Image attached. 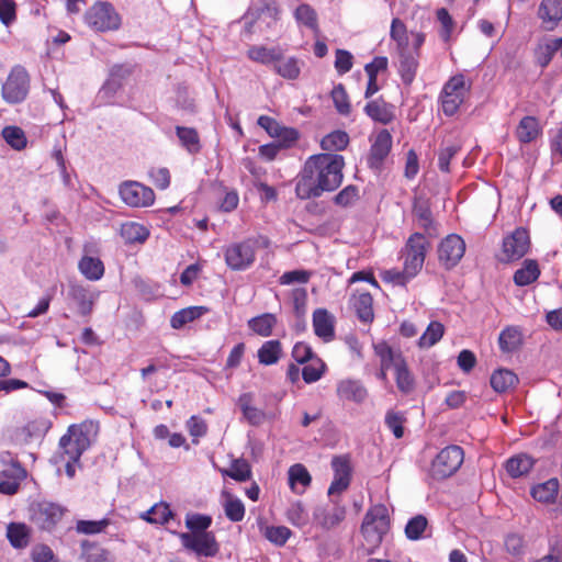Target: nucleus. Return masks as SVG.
Here are the masks:
<instances>
[{"instance_id":"f257e3e1","label":"nucleus","mask_w":562,"mask_h":562,"mask_svg":"<svg viewBox=\"0 0 562 562\" xmlns=\"http://www.w3.org/2000/svg\"><path fill=\"white\" fill-rule=\"evenodd\" d=\"M344 157L336 154H318L305 162L295 192L302 200L318 198L325 191L336 190L342 182Z\"/></svg>"},{"instance_id":"f03ea898","label":"nucleus","mask_w":562,"mask_h":562,"mask_svg":"<svg viewBox=\"0 0 562 562\" xmlns=\"http://www.w3.org/2000/svg\"><path fill=\"white\" fill-rule=\"evenodd\" d=\"M390 529V516L385 505L371 506L363 517L361 533L367 543L378 547Z\"/></svg>"},{"instance_id":"7ed1b4c3","label":"nucleus","mask_w":562,"mask_h":562,"mask_svg":"<svg viewBox=\"0 0 562 562\" xmlns=\"http://www.w3.org/2000/svg\"><path fill=\"white\" fill-rule=\"evenodd\" d=\"M86 23L94 31H115L121 25V16L106 1H97L85 13Z\"/></svg>"},{"instance_id":"20e7f679","label":"nucleus","mask_w":562,"mask_h":562,"mask_svg":"<svg viewBox=\"0 0 562 562\" xmlns=\"http://www.w3.org/2000/svg\"><path fill=\"white\" fill-rule=\"evenodd\" d=\"M464 460L463 449L459 446L443 448L431 463L430 474L436 480H443L454 474Z\"/></svg>"},{"instance_id":"39448f33","label":"nucleus","mask_w":562,"mask_h":562,"mask_svg":"<svg viewBox=\"0 0 562 562\" xmlns=\"http://www.w3.org/2000/svg\"><path fill=\"white\" fill-rule=\"evenodd\" d=\"M429 243L420 233L409 236L403 250L405 273L415 277L423 268Z\"/></svg>"},{"instance_id":"423d86ee","label":"nucleus","mask_w":562,"mask_h":562,"mask_svg":"<svg viewBox=\"0 0 562 562\" xmlns=\"http://www.w3.org/2000/svg\"><path fill=\"white\" fill-rule=\"evenodd\" d=\"M30 88V78L21 66L11 69L7 80L2 85L1 95L7 103L16 104L25 100Z\"/></svg>"},{"instance_id":"0eeeda50","label":"nucleus","mask_w":562,"mask_h":562,"mask_svg":"<svg viewBox=\"0 0 562 562\" xmlns=\"http://www.w3.org/2000/svg\"><path fill=\"white\" fill-rule=\"evenodd\" d=\"M256 240L246 239L228 245L224 250L226 265L234 271L248 269L256 259Z\"/></svg>"},{"instance_id":"6e6552de","label":"nucleus","mask_w":562,"mask_h":562,"mask_svg":"<svg viewBox=\"0 0 562 562\" xmlns=\"http://www.w3.org/2000/svg\"><path fill=\"white\" fill-rule=\"evenodd\" d=\"M31 520L43 530L53 529L64 515V508L55 503L38 502L30 507Z\"/></svg>"},{"instance_id":"1a4fd4ad","label":"nucleus","mask_w":562,"mask_h":562,"mask_svg":"<svg viewBox=\"0 0 562 562\" xmlns=\"http://www.w3.org/2000/svg\"><path fill=\"white\" fill-rule=\"evenodd\" d=\"M182 546L202 557H214L218 552V543L213 532L180 533Z\"/></svg>"},{"instance_id":"9d476101","label":"nucleus","mask_w":562,"mask_h":562,"mask_svg":"<svg viewBox=\"0 0 562 562\" xmlns=\"http://www.w3.org/2000/svg\"><path fill=\"white\" fill-rule=\"evenodd\" d=\"M413 52L398 54V72L405 85H411L418 68L419 48L425 42L424 33H412Z\"/></svg>"},{"instance_id":"9b49d317","label":"nucleus","mask_w":562,"mask_h":562,"mask_svg":"<svg viewBox=\"0 0 562 562\" xmlns=\"http://www.w3.org/2000/svg\"><path fill=\"white\" fill-rule=\"evenodd\" d=\"M120 195L124 203L133 207L149 206L155 201L154 191L136 181H127L121 184Z\"/></svg>"},{"instance_id":"f8f14e48","label":"nucleus","mask_w":562,"mask_h":562,"mask_svg":"<svg viewBox=\"0 0 562 562\" xmlns=\"http://www.w3.org/2000/svg\"><path fill=\"white\" fill-rule=\"evenodd\" d=\"M530 238L528 232L522 228H516L509 236L503 240L504 261H513L522 258L529 250Z\"/></svg>"},{"instance_id":"ddd939ff","label":"nucleus","mask_w":562,"mask_h":562,"mask_svg":"<svg viewBox=\"0 0 562 562\" xmlns=\"http://www.w3.org/2000/svg\"><path fill=\"white\" fill-rule=\"evenodd\" d=\"M464 251V240L459 235H448L439 245V260L446 268L450 269L461 260Z\"/></svg>"},{"instance_id":"4468645a","label":"nucleus","mask_w":562,"mask_h":562,"mask_svg":"<svg viewBox=\"0 0 562 562\" xmlns=\"http://www.w3.org/2000/svg\"><path fill=\"white\" fill-rule=\"evenodd\" d=\"M26 471L18 462L7 464L0 471V493L13 495L19 491L21 482L25 479Z\"/></svg>"},{"instance_id":"2eb2a0df","label":"nucleus","mask_w":562,"mask_h":562,"mask_svg":"<svg viewBox=\"0 0 562 562\" xmlns=\"http://www.w3.org/2000/svg\"><path fill=\"white\" fill-rule=\"evenodd\" d=\"M392 148V135L387 130L380 131L370 148L368 165L372 169H379Z\"/></svg>"},{"instance_id":"dca6fc26","label":"nucleus","mask_w":562,"mask_h":562,"mask_svg":"<svg viewBox=\"0 0 562 562\" xmlns=\"http://www.w3.org/2000/svg\"><path fill=\"white\" fill-rule=\"evenodd\" d=\"M335 472L334 480L328 488V495L340 494L348 488L350 484L351 469L347 458L335 457L331 461Z\"/></svg>"},{"instance_id":"f3484780","label":"nucleus","mask_w":562,"mask_h":562,"mask_svg":"<svg viewBox=\"0 0 562 562\" xmlns=\"http://www.w3.org/2000/svg\"><path fill=\"white\" fill-rule=\"evenodd\" d=\"M279 19V9L274 2L258 3L245 14L246 29L251 32V26L256 21L263 20L270 26Z\"/></svg>"},{"instance_id":"a211bd4d","label":"nucleus","mask_w":562,"mask_h":562,"mask_svg":"<svg viewBox=\"0 0 562 562\" xmlns=\"http://www.w3.org/2000/svg\"><path fill=\"white\" fill-rule=\"evenodd\" d=\"M313 328L315 335L325 342L335 338V316L326 308H317L313 313Z\"/></svg>"},{"instance_id":"6ab92c4d","label":"nucleus","mask_w":562,"mask_h":562,"mask_svg":"<svg viewBox=\"0 0 562 562\" xmlns=\"http://www.w3.org/2000/svg\"><path fill=\"white\" fill-rule=\"evenodd\" d=\"M363 111L371 120L384 125L391 123L395 117L394 106L382 98L369 101Z\"/></svg>"},{"instance_id":"aec40b11","label":"nucleus","mask_w":562,"mask_h":562,"mask_svg":"<svg viewBox=\"0 0 562 562\" xmlns=\"http://www.w3.org/2000/svg\"><path fill=\"white\" fill-rule=\"evenodd\" d=\"M97 434V426L92 422H85L79 425H71L67 430V435L82 452H85L92 442Z\"/></svg>"},{"instance_id":"412c9836","label":"nucleus","mask_w":562,"mask_h":562,"mask_svg":"<svg viewBox=\"0 0 562 562\" xmlns=\"http://www.w3.org/2000/svg\"><path fill=\"white\" fill-rule=\"evenodd\" d=\"M374 355L379 358L382 369L393 370L398 367L404 360V356L400 350L393 349L386 341L380 340L373 342Z\"/></svg>"},{"instance_id":"4be33fe9","label":"nucleus","mask_w":562,"mask_h":562,"mask_svg":"<svg viewBox=\"0 0 562 562\" xmlns=\"http://www.w3.org/2000/svg\"><path fill=\"white\" fill-rule=\"evenodd\" d=\"M313 517L322 528L331 529L345 519L346 509L341 506H334L331 509L318 506L315 508Z\"/></svg>"},{"instance_id":"5701e85b","label":"nucleus","mask_w":562,"mask_h":562,"mask_svg":"<svg viewBox=\"0 0 562 562\" xmlns=\"http://www.w3.org/2000/svg\"><path fill=\"white\" fill-rule=\"evenodd\" d=\"M539 18L547 30H553L562 20V0H542Z\"/></svg>"},{"instance_id":"b1692460","label":"nucleus","mask_w":562,"mask_h":562,"mask_svg":"<svg viewBox=\"0 0 562 562\" xmlns=\"http://www.w3.org/2000/svg\"><path fill=\"white\" fill-rule=\"evenodd\" d=\"M68 295L77 304L80 315L88 316L91 314L97 294L89 292L81 285L72 284L69 288Z\"/></svg>"},{"instance_id":"393cba45","label":"nucleus","mask_w":562,"mask_h":562,"mask_svg":"<svg viewBox=\"0 0 562 562\" xmlns=\"http://www.w3.org/2000/svg\"><path fill=\"white\" fill-rule=\"evenodd\" d=\"M524 342L522 331L518 326L505 327L498 336V346L502 352L517 351Z\"/></svg>"},{"instance_id":"a878e982","label":"nucleus","mask_w":562,"mask_h":562,"mask_svg":"<svg viewBox=\"0 0 562 562\" xmlns=\"http://www.w3.org/2000/svg\"><path fill=\"white\" fill-rule=\"evenodd\" d=\"M337 393L340 398L362 403L367 396L368 391L360 381L344 380L337 386Z\"/></svg>"},{"instance_id":"bb28decb","label":"nucleus","mask_w":562,"mask_h":562,"mask_svg":"<svg viewBox=\"0 0 562 562\" xmlns=\"http://www.w3.org/2000/svg\"><path fill=\"white\" fill-rule=\"evenodd\" d=\"M533 464L535 460L530 456L519 453L506 461L505 469L510 477L517 479L529 473Z\"/></svg>"},{"instance_id":"cd10ccee","label":"nucleus","mask_w":562,"mask_h":562,"mask_svg":"<svg viewBox=\"0 0 562 562\" xmlns=\"http://www.w3.org/2000/svg\"><path fill=\"white\" fill-rule=\"evenodd\" d=\"M247 56L256 63L269 65L279 61L283 56V52L279 47L269 48L263 45H254L247 50Z\"/></svg>"},{"instance_id":"c85d7f7f","label":"nucleus","mask_w":562,"mask_h":562,"mask_svg":"<svg viewBox=\"0 0 562 562\" xmlns=\"http://www.w3.org/2000/svg\"><path fill=\"white\" fill-rule=\"evenodd\" d=\"M352 305L358 318L363 323H371L374 318L373 297L368 292H362L353 296Z\"/></svg>"},{"instance_id":"c756f323","label":"nucleus","mask_w":562,"mask_h":562,"mask_svg":"<svg viewBox=\"0 0 562 562\" xmlns=\"http://www.w3.org/2000/svg\"><path fill=\"white\" fill-rule=\"evenodd\" d=\"M251 403L252 395L250 393H244L238 398V405L247 422L254 426H259L265 422L266 414L263 411L252 406Z\"/></svg>"},{"instance_id":"7c9ffc66","label":"nucleus","mask_w":562,"mask_h":562,"mask_svg":"<svg viewBox=\"0 0 562 562\" xmlns=\"http://www.w3.org/2000/svg\"><path fill=\"white\" fill-rule=\"evenodd\" d=\"M311 481L312 477L303 464L296 463L289 469V484L295 493H303Z\"/></svg>"},{"instance_id":"2f4dec72","label":"nucleus","mask_w":562,"mask_h":562,"mask_svg":"<svg viewBox=\"0 0 562 562\" xmlns=\"http://www.w3.org/2000/svg\"><path fill=\"white\" fill-rule=\"evenodd\" d=\"M394 375L396 387L402 394L408 395L414 392L416 386L415 378L411 372L406 360L394 369Z\"/></svg>"},{"instance_id":"473e14b6","label":"nucleus","mask_w":562,"mask_h":562,"mask_svg":"<svg viewBox=\"0 0 562 562\" xmlns=\"http://www.w3.org/2000/svg\"><path fill=\"white\" fill-rule=\"evenodd\" d=\"M539 134V122L533 116L522 117L516 128V136L521 143H530L535 140Z\"/></svg>"},{"instance_id":"72a5a7b5","label":"nucleus","mask_w":562,"mask_h":562,"mask_svg":"<svg viewBox=\"0 0 562 562\" xmlns=\"http://www.w3.org/2000/svg\"><path fill=\"white\" fill-rule=\"evenodd\" d=\"M413 214L417 218L419 225L429 234L435 235L436 228L431 217V212L428 202L423 199H417L414 202Z\"/></svg>"},{"instance_id":"f704fd0d","label":"nucleus","mask_w":562,"mask_h":562,"mask_svg":"<svg viewBox=\"0 0 562 562\" xmlns=\"http://www.w3.org/2000/svg\"><path fill=\"white\" fill-rule=\"evenodd\" d=\"M206 312L207 308L203 306H190L187 308H182L172 315L170 319V325L172 328L179 329L183 327L186 324L191 323L194 319L201 317Z\"/></svg>"},{"instance_id":"c9c22d12","label":"nucleus","mask_w":562,"mask_h":562,"mask_svg":"<svg viewBox=\"0 0 562 562\" xmlns=\"http://www.w3.org/2000/svg\"><path fill=\"white\" fill-rule=\"evenodd\" d=\"M276 324L277 317L271 313H265L248 321L249 328L262 337L270 336Z\"/></svg>"},{"instance_id":"e433bc0d","label":"nucleus","mask_w":562,"mask_h":562,"mask_svg":"<svg viewBox=\"0 0 562 562\" xmlns=\"http://www.w3.org/2000/svg\"><path fill=\"white\" fill-rule=\"evenodd\" d=\"M558 488V480L550 479L544 483L533 486L531 490V495L538 502L552 503L555 501Z\"/></svg>"},{"instance_id":"4c0bfd02","label":"nucleus","mask_w":562,"mask_h":562,"mask_svg":"<svg viewBox=\"0 0 562 562\" xmlns=\"http://www.w3.org/2000/svg\"><path fill=\"white\" fill-rule=\"evenodd\" d=\"M221 473L237 482H246L251 477V468L245 459H235L229 469H221Z\"/></svg>"},{"instance_id":"58836bf2","label":"nucleus","mask_w":562,"mask_h":562,"mask_svg":"<svg viewBox=\"0 0 562 562\" xmlns=\"http://www.w3.org/2000/svg\"><path fill=\"white\" fill-rule=\"evenodd\" d=\"M518 382L517 375L507 369H499L491 376V386L498 393L506 392Z\"/></svg>"},{"instance_id":"ea45409f","label":"nucleus","mask_w":562,"mask_h":562,"mask_svg":"<svg viewBox=\"0 0 562 562\" xmlns=\"http://www.w3.org/2000/svg\"><path fill=\"white\" fill-rule=\"evenodd\" d=\"M80 272L89 280H99L104 273L103 262L93 257L85 256L79 261Z\"/></svg>"},{"instance_id":"a19ab883","label":"nucleus","mask_w":562,"mask_h":562,"mask_svg":"<svg viewBox=\"0 0 562 562\" xmlns=\"http://www.w3.org/2000/svg\"><path fill=\"white\" fill-rule=\"evenodd\" d=\"M540 270L535 260H525L522 268L518 269L514 274V282L524 286L532 283L538 279Z\"/></svg>"},{"instance_id":"79ce46f5","label":"nucleus","mask_w":562,"mask_h":562,"mask_svg":"<svg viewBox=\"0 0 562 562\" xmlns=\"http://www.w3.org/2000/svg\"><path fill=\"white\" fill-rule=\"evenodd\" d=\"M302 369V379L305 383L311 384L318 381L326 371L325 362L318 358H312V360L304 363Z\"/></svg>"},{"instance_id":"37998d69","label":"nucleus","mask_w":562,"mask_h":562,"mask_svg":"<svg viewBox=\"0 0 562 562\" xmlns=\"http://www.w3.org/2000/svg\"><path fill=\"white\" fill-rule=\"evenodd\" d=\"M223 496L225 497L223 506L226 517L234 522L241 521L245 516V506L241 501L227 492H224Z\"/></svg>"},{"instance_id":"c03bdc74","label":"nucleus","mask_w":562,"mask_h":562,"mask_svg":"<svg viewBox=\"0 0 562 562\" xmlns=\"http://www.w3.org/2000/svg\"><path fill=\"white\" fill-rule=\"evenodd\" d=\"M177 136L179 137L181 145L191 154H195L200 150V138L198 132L192 127H176Z\"/></svg>"},{"instance_id":"a18cd8bd","label":"nucleus","mask_w":562,"mask_h":562,"mask_svg":"<svg viewBox=\"0 0 562 562\" xmlns=\"http://www.w3.org/2000/svg\"><path fill=\"white\" fill-rule=\"evenodd\" d=\"M172 517V512L166 503L155 504L140 515V518L150 524H166Z\"/></svg>"},{"instance_id":"49530a36","label":"nucleus","mask_w":562,"mask_h":562,"mask_svg":"<svg viewBox=\"0 0 562 562\" xmlns=\"http://www.w3.org/2000/svg\"><path fill=\"white\" fill-rule=\"evenodd\" d=\"M281 355V344L279 340L266 341L258 350L259 362L266 366L274 364Z\"/></svg>"},{"instance_id":"de8ad7c7","label":"nucleus","mask_w":562,"mask_h":562,"mask_svg":"<svg viewBox=\"0 0 562 562\" xmlns=\"http://www.w3.org/2000/svg\"><path fill=\"white\" fill-rule=\"evenodd\" d=\"M121 235L127 243H144L149 232L142 224L131 222L122 225Z\"/></svg>"},{"instance_id":"09e8293b","label":"nucleus","mask_w":562,"mask_h":562,"mask_svg":"<svg viewBox=\"0 0 562 562\" xmlns=\"http://www.w3.org/2000/svg\"><path fill=\"white\" fill-rule=\"evenodd\" d=\"M349 144V136L344 131H335L326 135L322 142L321 146L324 150L327 151H337L342 150Z\"/></svg>"},{"instance_id":"8fccbe9b","label":"nucleus","mask_w":562,"mask_h":562,"mask_svg":"<svg viewBox=\"0 0 562 562\" xmlns=\"http://www.w3.org/2000/svg\"><path fill=\"white\" fill-rule=\"evenodd\" d=\"M2 137L15 150H22L26 147L27 139L24 131L19 126H5L2 130Z\"/></svg>"},{"instance_id":"3c124183","label":"nucleus","mask_w":562,"mask_h":562,"mask_svg":"<svg viewBox=\"0 0 562 562\" xmlns=\"http://www.w3.org/2000/svg\"><path fill=\"white\" fill-rule=\"evenodd\" d=\"M274 70L281 77L294 80L300 76L301 67L295 57H289L284 60L281 58L279 61H276Z\"/></svg>"},{"instance_id":"603ef678","label":"nucleus","mask_w":562,"mask_h":562,"mask_svg":"<svg viewBox=\"0 0 562 562\" xmlns=\"http://www.w3.org/2000/svg\"><path fill=\"white\" fill-rule=\"evenodd\" d=\"M445 327L439 322H431L418 340L420 348H429L437 344L443 336Z\"/></svg>"},{"instance_id":"864d4df0","label":"nucleus","mask_w":562,"mask_h":562,"mask_svg":"<svg viewBox=\"0 0 562 562\" xmlns=\"http://www.w3.org/2000/svg\"><path fill=\"white\" fill-rule=\"evenodd\" d=\"M7 536L14 548H24L29 544V530L23 524H10Z\"/></svg>"},{"instance_id":"5fc2aeb1","label":"nucleus","mask_w":562,"mask_h":562,"mask_svg":"<svg viewBox=\"0 0 562 562\" xmlns=\"http://www.w3.org/2000/svg\"><path fill=\"white\" fill-rule=\"evenodd\" d=\"M384 422L395 438L400 439L404 436V423L406 422V416L403 412L389 409L385 414Z\"/></svg>"},{"instance_id":"6e6d98bb","label":"nucleus","mask_w":562,"mask_h":562,"mask_svg":"<svg viewBox=\"0 0 562 562\" xmlns=\"http://www.w3.org/2000/svg\"><path fill=\"white\" fill-rule=\"evenodd\" d=\"M460 148L457 143L442 144L438 151V167L442 172L450 171V161L460 151Z\"/></svg>"},{"instance_id":"4d7b16f0","label":"nucleus","mask_w":562,"mask_h":562,"mask_svg":"<svg viewBox=\"0 0 562 562\" xmlns=\"http://www.w3.org/2000/svg\"><path fill=\"white\" fill-rule=\"evenodd\" d=\"M428 520L423 515H417L408 520L405 527V535L409 540H418L423 538L427 529Z\"/></svg>"},{"instance_id":"13d9d810","label":"nucleus","mask_w":562,"mask_h":562,"mask_svg":"<svg viewBox=\"0 0 562 562\" xmlns=\"http://www.w3.org/2000/svg\"><path fill=\"white\" fill-rule=\"evenodd\" d=\"M71 436L65 434L59 440V453L57 459L59 460H80L82 451L75 446V442L70 439Z\"/></svg>"},{"instance_id":"bf43d9fd","label":"nucleus","mask_w":562,"mask_h":562,"mask_svg":"<svg viewBox=\"0 0 562 562\" xmlns=\"http://www.w3.org/2000/svg\"><path fill=\"white\" fill-rule=\"evenodd\" d=\"M295 20L314 31H317V14L315 10L308 4H301L294 12Z\"/></svg>"},{"instance_id":"052dcab7","label":"nucleus","mask_w":562,"mask_h":562,"mask_svg":"<svg viewBox=\"0 0 562 562\" xmlns=\"http://www.w3.org/2000/svg\"><path fill=\"white\" fill-rule=\"evenodd\" d=\"M288 520L296 527H304L308 522V514L301 502L292 503L286 509Z\"/></svg>"},{"instance_id":"680f3d73","label":"nucleus","mask_w":562,"mask_h":562,"mask_svg":"<svg viewBox=\"0 0 562 562\" xmlns=\"http://www.w3.org/2000/svg\"><path fill=\"white\" fill-rule=\"evenodd\" d=\"M559 45L558 38H553L538 46L537 58L542 67H546L551 61L553 55L559 50Z\"/></svg>"},{"instance_id":"e2e57ef3","label":"nucleus","mask_w":562,"mask_h":562,"mask_svg":"<svg viewBox=\"0 0 562 562\" xmlns=\"http://www.w3.org/2000/svg\"><path fill=\"white\" fill-rule=\"evenodd\" d=\"M291 535V530L285 526H269L265 530V537L279 547L285 544Z\"/></svg>"},{"instance_id":"0e129e2a","label":"nucleus","mask_w":562,"mask_h":562,"mask_svg":"<svg viewBox=\"0 0 562 562\" xmlns=\"http://www.w3.org/2000/svg\"><path fill=\"white\" fill-rule=\"evenodd\" d=\"M333 101L340 114L347 115L350 112V103L347 92L342 85L336 86L331 91Z\"/></svg>"},{"instance_id":"69168bd1","label":"nucleus","mask_w":562,"mask_h":562,"mask_svg":"<svg viewBox=\"0 0 562 562\" xmlns=\"http://www.w3.org/2000/svg\"><path fill=\"white\" fill-rule=\"evenodd\" d=\"M294 313L299 319H303L306 313L307 292L303 288H297L291 294Z\"/></svg>"},{"instance_id":"338daca9","label":"nucleus","mask_w":562,"mask_h":562,"mask_svg":"<svg viewBox=\"0 0 562 562\" xmlns=\"http://www.w3.org/2000/svg\"><path fill=\"white\" fill-rule=\"evenodd\" d=\"M504 546L506 551L515 557L522 555L525 552V540L518 533H508L505 537Z\"/></svg>"},{"instance_id":"774afa93","label":"nucleus","mask_w":562,"mask_h":562,"mask_svg":"<svg viewBox=\"0 0 562 562\" xmlns=\"http://www.w3.org/2000/svg\"><path fill=\"white\" fill-rule=\"evenodd\" d=\"M212 519L210 516L194 514L188 516L186 519V526L191 532H207L206 529L211 526Z\"/></svg>"}]
</instances>
